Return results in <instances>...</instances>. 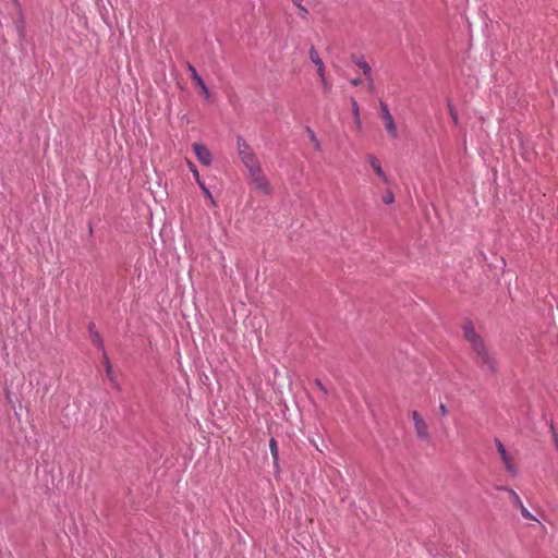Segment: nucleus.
Segmentation results:
<instances>
[{
	"label": "nucleus",
	"mask_w": 558,
	"mask_h": 558,
	"mask_svg": "<svg viewBox=\"0 0 558 558\" xmlns=\"http://www.w3.org/2000/svg\"><path fill=\"white\" fill-rule=\"evenodd\" d=\"M462 328L465 340L471 344L475 353L476 364L484 373L495 374L497 372V361L489 353L484 340L475 331L472 323H465Z\"/></svg>",
	"instance_id": "obj_1"
},
{
	"label": "nucleus",
	"mask_w": 558,
	"mask_h": 558,
	"mask_svg": "<svg viewBox=\"0 0 558 558\" xmlns=\"http://www.w3.org/2000/svg\"><path fill=\"white\" fill-rule=\"evenodd\" d=\"M236 149L239 157L247 171L260 166V162L251 146L241 137L236 141Z\"/></svg>",
	"instance_id": "obj_2"
},
{
	"label": "nucleus",
	"mask_w": 558,
	"mask_h": 558,
	"mask_svg": "<svg viewBox=\"0 0 558 558\" xmlns=\"http://www.w3.org/2000/svg\"><path fill=\"white\" fill-rule=\"evenodd\" d=\"M252 183L255 185L256 190L260 193L268 195L271 193V185L264 174L262 166H258L254 169L247 171Z\"/></svg>",
	"instance_id": "obj_3"
},
{
	"label": "nucleus",
	"mask_w": 558,
	"mask_h": 558,
	"mask_svg": "<svg viewBox=\"0 0 558 558\" xmlns=\"http://www.w3.org/2000/svg\"><path fill=\"white\" fill-rule=\"evenodd\" d=\"M495 445H496L497 451L500 456V459L505 465L506 471L510 475L517 476L518 469H517L513 457L507 451L506 447L499 439L495 440Z\"/></svg>",
	"instance_id": "obj_4"
},
{
	"label": "nucleus",
	"mask_w": 558,
	"mask_h": 558,
	"mask_svg": "<svg viewBox=\"0 0 558 558\" xmlns=\"http://www.w3.org/2000/svg\"><path fill=\"white\" fill-rule=\"evenodd\" d=\"M411 416L413 420L414 429L417 438L422 440H428L430 437L428 425L423 418V416L417 411H412Z\"/></svg>",
	"instance_id": "obj_5"
},
{
	"label": "nucleus",
	"mask_w": 558,
	"mask_h": 558,
	"mask_svg": "<svg viewBox=\"0 0 558 558\" xmlns=\"http://www.w3.org/2000/svg\"><path fill=\"white\" fill-rule=\"evenodd\" d=\"M501 489H504L505 492H507L509 494L511 504L520 510V512L524 519L536 520L535 517L525 508L521 498L512 488L506 486V487H501Z\"/></svg>",
	"instance_id": "obj_6"
},
{
	"label": "nucleus",
	"mask_w": 558,
	"mask_h": 558,
	"mask_svg": "<svg viewBox=\"0 0 558 558\" xmlns=\"http://www.w3.org/2000/svg\"><path fill=\"white\" fill-rule=\"evenodd\" d=\"M380 116L385 121V128L390 136L397 137V126L391 116L388 106L385 102H380Z\"/></svg>",
	"instance_id": "obj_7"
},
{
	"label": "nucleus",
	"mask_w": 558,
	"mask_h": 558,
	"mask_svg": "<svg viewBox=\"0 0 558 558\" xmlns=\"http://www.w3.org/2000/svg\"><path fill=\"white\" fill-rule=\"evenodd\" d=\"M193 150L202 165L209 166L211 163V154L206 146L195 143Z\"/></svg>",
	"instance_id": "obj_8"
},
{
	"label": "nucleus",
	"mask_w": 558,
	"mask_h": 558,
	"mask_svg": "<svg viewBox=\"0 0 558 558\" xmlns=\"http://www.w3.org/2000/svg\"><path fill=\"white\" fill-rule=\"evenodd\" d=\"M189 166H190V168H191V170L193 172V175H194L197 184L199 185L201 190L203 191L205 197L209 201V204L211 206H216V202L214 199V196L210 193V191L206 187L205 183L201 180L198 170L195 168V166L192 162H189Z\"/></svg>",
	"instance_id": "obj_9"
},
{
	"label": "nucleus",
	"mask_w": 558,
	"mask_h": 558,
	"mask_svg": "<svg viewBox=\"0 0 558 558\" xmlns=\"http://www.w3.org/2000/svg\"><path fill=\"white\" fill-rule=\"evenodd\" d=\"M367 160L369 162V166L375 171V173L380 178V180L384 183L388 184L389 183V179L386 175L385 171L383 170L380 160L377 157L373 156V155L367 156Z\"/></svg>",
	"instance_id": "obj_10"
},
{
	"label": "nucleus",
	"mask_w": 558,
	"mask_h": 558,
	"mask_svg": "<svg viewBox=\"0 0 558 558\" xmlns=\"http://www.w3.org/2000/svg\"><path fill=\"white\" fill-rule=\"evenodd\" d=\"M308 57L311 61L316 65L318 76H324V74H326V68L315 47L312 46L310 48Z\"/></svg>",
	"instance_id": "obj_11"
},
{
	"label": "nucleus",
	"mask_w": 558,
	"mask_h": 558,
	"mask_svg": "<svg viewBox=\"0 0 558 558\" xmlns=\"http://www.w3.org/2000/svg\"><path fill=\"white\" fill-rule=\"evenodd\" d=\"M187 70L191 73V77L195 85L201 88L202 93L205 95V97H208L209 92L207 86L205 85L203 78L198 75L196 69L192 64H187Z\"/></svg>",
	"instance_id": "obj_12"
},
{
	"label": "nucleus",
	"mask_w": 558,
	"mask_h": 558,
	"mask_svg": "<svg viewBox=\"0 0 558 558\" xmlns=\"http://www.w3.org/2000/svg\"><path fill=\"white\" fill-rule=\"evenodd\" d=\"M352 61L363 71L365 76L371 74V66L363 58L352 57Z\"/></svg>",
	"instance_id": "obj_13"
},
{
	"label": "nucleus",
	"mask_w": 558,
	"mask_h": 558,
	"mask_svg": "<svg viewBox=\"0 0 558 558\" xmlns=\"http://www.w3.org/2000/svg\"><path fill=\"white\" fill-rule=\"evenodd\" d=\"M351 106H352V112H353V117H354V123H355L357 130H360L362 126V122L360 119V108H359L356 100L352 99Z\"/></svg>",
	"instance_id": "obj_14"
},
{
	"label": "nucleus",
	"mask_w": 558,
	"mask_h": 558,
	"mask_svg": "<svg viewBox=\"0 0 558 558\" xmlns=\"http://www.w3.org/2000/svg\"><path fill=\"white\" fill-rule=\"evenodd\" d=\"M269 448H270V452H271V456H272L274 463L277 464L278 463L279 449H278V445H277V441H276L275 438L270 439Z\"/></svg>",
	"instance_id": "obj_15"
},
{
	"label": "nucleus",
	"mask_w": 558,
	"mask_h": 558,
	"mask_svg": "<svg viewBox=\"0 0 558 558\" xmlns=\"http://www.w3.org/2000/svg\"><path fill=\"white\" fill-rule=\"evenodd\" d=\"M322 83V88L324 93H329L331 89V84L328 82L326 74L324 76H318Z\"/></svg>",
	"instance_id": "obj_16"
},
{
	"label": "nucleus",
	"mask_w": 558,
	"mask_h": 558,
	"mask_svg": "<svg viewBox=\"0 0 558 558\" xmlns=\"http://www.w3.org/2000/svg\"><path fill=\"white\" fill-rule=\"evenodd\" d=\"M383 202L385 204H392L395 202V195H393L392 191H390V190L386 191V193L383 196Z\"/></svg>",
	"instance_id": "obj_17"
},
{
	"label": "nucleus",
	"mask_w": 558,
	"mask_h": 558,
	"mask_svg": "<svg viewBox=\"0 0 558 558\" xmlns=\"http://www.w3.org/2000/svg\"><path fill=\"white\" fill-rule=\"evenodd\" d=\"M448 412L449 411H448V408L446 407V404L440 403L439 404V413H440V415L441 416H446V415H448Z\"/></svg>",
	"instance_id": "obj_18"
},
{
	"label": "nucleus",
	"mask_w": 558,
	"mask_h": 558,
	"mask_svg": "<svg viewBox=\"0 0 558 558\" xmlns=\"http://www.w3.org/2000/svg\"><path fill=\"white\" fill-rule=\"evenodd\" d=\"M366 81H367V87H368V89H369V90H373V89H374V81H373V78H372L371 74L366 76Z\"/></svg>",
	"instance_id": "obj_19"
},
{
	"label": "nucleus",
	"mask_w": 558,
	"mask_h": 558,
	"mask_svg": "<svg viewBox=\"0 0 558 558\" xmlns=\"http://www.w3.org/2000/svg\"><path fill=\"white\" fill-rule=\"evenodd\" d=\"M300 11V15L304 17L307 14V9L301 3L300 7H296Z\"/></svg>",
	"instance_id": "obj_20"
},
{
	"label": "nucleus",
	"mask_w": 558,
	"mask_h": 558,
	"mask_svg": "<svg viewBox=\"0 0 558 558\" xmlns=\"http://www.w3.org/2000/svg\"><path fill=\"white\" fill-rule=\"evenodd\" d=\"M93 342L94 343H98L99 345L102 344V341L100 339V336L96 332L94 336H93Z\"/></svg>",
	"instance_id": "obj_21"
},
{
	"label": "nucleus",
	"mask_w": 558,
	"mask_h": 558,
	"mask_svg": "<svg viewBox=\"0 0 558 558\" xmlns=\"http://www.w3.org/2000/svg\"><path fill=\"white\" fill-rule=\"evenodd\" d=\"M361 83H362V81L360 78H352L351 80V84L354 85V86H359Z\"/></svg>",
	"instance_id": "obj_22"
},
{
	"label": "nucleus",
	"mask_w": 558,
	"mask_h": 558,
	"mask_svg": "<svg viewBox=\"0 0 558 558\" xmlns=\"http://www.w3.org/2000/svg\"><path fill=\"white\" fill-rule=\"evenodd\" d=\"M295 7H300L303 0H291Z\"/></svg>",
	"instance_id": "obj_23"
},
{
	"label": "nucleus",
	"mask_w": 558,
	"mask_h": 558,
	"mask_svg": "<svg viewBox=\"0 0 558 558\" xmlns=\"http://www.w3.org/2000/svg\"><path fill=\"white\" fill-rule=\"evenodd\" d=\"M107 375H111V365L109 363H107Z\"/></svg>",
	"instance_id": "obj_24"
},
{
	"label": "nucleus",
	"mask_w": 558,
	"mask_h": 558,
	"mask_svg": "<svg viewBox=\"0 0 558 558\" xmlns=\"http://www.w3.org/2000/svg\"><path fill=\"white\" fill-rule=\"evenodd\" d=\"M310 133H311V141L317 142L315 134L312 131H310Z\"/></svg>",
	"instance_id": "obj_25"
},
{
	"label": "nucleus",
	"mask_w": 558,
	"mask_h": 558,
	"mask_svg": "<svg viewBox=\"0 0 558 558\" xmlns=\"http://www.w3.org/2000/svg\"><path fill=\"white\" fill-rule=\"evenodd\" d=\"M316 385L323 390L325 391V388L324 386L322 385V383L319 380L316 381Z\"/></svg>",
	"instance_id": "obj_26"
}]
</instances>
